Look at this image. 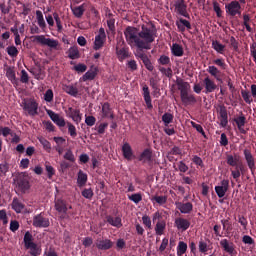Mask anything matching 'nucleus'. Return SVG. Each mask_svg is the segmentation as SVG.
Returning a JSON list of instances; mask_svg holds the SVG:
<instances>
[{"label":"nucleus","mask_w":256,"mask_h":256,"mask_svg":"<svg viewBox=\"0 0 256 256\" xmlns=\"http://www.w3.org/2000/svg\"><path fill=\"white\" fill-rule=\"evenodd\" d=\"M66 125L68 127V133L70 135V137H77V128L75 127V125H73V123L67 121Z\"/></svg>","instance_id":"5fc2aeb1"},{"label":"nucleus","mask_w":256,"mask_h":256,"mask_svg":"<svg viewBox=\"0 0 256 256\" xmlns=\"http://www.w3.org/2000/svg\"><path fill=\"white\" fill-rule=\"evenodd\" d=\"M35 41L40 43V45H46L47 47H51V49H57L59 45V41L51 38H46L44 35L35 36Z\"/></svg>","instance_id":"6e6552de"},{"label":"nucleus","mask_w":256,"mask_h":256,"mask_svg":"<svg viewBox=\"0 0 256 256\" xmlns=\"http://www.w3.org/2000/svg\"><path fill=\"white\" fill-rule=\"evenodd\" d=\"M173 119H175V116L169 112H166L164 115H162V122L166 127H169V124L173 123Z\"/></svg>","instance_id":"a18cd8bd"},{"label":"nucleus","mask_w":256,"mask_h":256,"mask_svg":"<svg viewBox=\"0 0 256 256\" xmlns=\"http://www.w3.org/2000/svg\"><path fill=\"white\" fill-rule=\"evenodd\" d=\"M53 140L56 143L55 151H57V153L59 155H63V151H64L63 147H64L65 143L67 142V140H65V138H63V137H54Z\"/></svg>","instance_id":"cd10ccee"},{"label":"nucleus","mask_w":256,"mask_h":256,"mask_svg":"<svg viewBox=\"0 0 256 256\" xmlns=\"http://www.w3.org/2000/svg\"><path fill=\"white\" fill-rule=\"evenodd\" d=\"M78 187H85L87 185V174L83 170H79L77 178Z\"/></svg>","instance_id":"4c0bfd02"},{"label":"nucleus","mask_w":256,"mask_h":256,"mask_svg":"<svg viewBox=\"0 0 256 256\" xmlns=\"http://www.w3.org/2000/svg\"><path fill=\"white\" fill-rule=\"evenodd\" d=\"M180 99L184 105H191L197 103V98H195V95L189 94V92L181 94Z\"/></svg>","instance_id":"a878e982"},{"label":"nucleus","mask_w":256,"mask_h":256,"mask_svg":"<svg viewBox=\"0 0 256 256\" xmlns=\"http://www.w3.org/2000/svg\"><path fill=\"white\" fill-rule=\"evenodd\" d=\"M219 119L221 127H227L229 123V115L227 114V107L220 105L218 108Z\"/></svg>","instance_id":"ddd939ff"},{"label":"nucleus","mask_w":256,"mask_h":256,"mask_svg":"<svg viewBox=\"0 0 256 256\" xmlns=\"http://www.w3.org/2000/svg\"><path fill=\"white\" fill-rule=\"evenodd\" d=\"M152 201H155L158 205H165L167 203V196H154Z\"/></svg>","instance_id":"338daca9"},{"label":"nucleus","mask_w":256,"mask_h":256,"mask_svg":"<svg viewBox=\"0 0 256 256\" xmlns=\"http://www.w3.org/2000/svg\"><path fill=\"white\" fill-rule=\"evenodd\" d=\"M221 223L223 231H227V233H229V231H233V224L231 223L230 218L221 220Z\"/></svg>","instance_id":"09e8293b"},{"label":"nucleus","mask_w":256,"mask_h":256,"mask_svg":"<svg viewBox=\"0 0 256 256\" xmlns=\"http://www.w3.org/2000/svg\"><path fill=\"white\" fill-rule=\"evenodd\" d=\"M68 57L69 59L75 60L81 57L79 53V48L77 46H72L68 49Z\"/></svg>","instance_id":"58836bf2"},{"label":"nucleus","mask_w":256,"mask_h":256,"mask_svg":"<svg viewBox=\"0 0 256 256\" xmlns=\"http://www.w3.org/2000/svg\"><path fill=\"white\" fill-rule=\"evenodd\" d=\"M244 153V158L245 161L247 163L248 169H250L252 175L255 173V158L253 157V154L251 153V151L249 149H244L243 151Z\"/></svg>","instance_id":"9b49d317"},{"label":"nucleus","mask_w":256,"mask_h":256,"mask_svg":"<svg viewBox=\"0 0 256 256\" xmlns=\"http://www.w3.org/2000/svg\"><path fill=\"white\" fill-rule=\"evenodd\" d=\"M63 157L66 161H69L70 163H75V154H73V151L71 149H68Z\"/></svg>","instance_id":"4d7b16f0"},{"label":"nucleus","mask_w":256,"mask_h":256,"mask_svg":"<svg viewBox=\"0 0 256 256\" xmlns=\"http://www.w3.org/2000/svg\"><path fill=\"white\" fill-rule=\"evenodd\" d=\"M95 77H97V68H91L90 70H88L83 76H82V80L83 81H93V79H95Z\"/></svg>","instance_id":"f704fd0d"},{"label":"nucleus","mask_w":256,"mask_h":256,"mask_svg":"<svg viewBox=\"0 0 256 256\" xmlns=\"http://www.w3.org/2000/svg\"><path fill=\"white\" fill-rule=\"evenodd\" d=\"M6 77L13 85H17V76L15 75V70H13V68H7Z\"/></svg>","instance_id":"a19ab883"},{"label":"nucleus","mask_w":256,"mask_h":256,"mask_svg":"<svg viewBox=\"0 0 256 256\" xmlns=\"http://www.w3.org/2000/svg\"><path fill=\"white\" fill-rule=\"evenodd\" d=\"M105 221L112 227H116V229H121V227H123V222L120 216L113 217L112 215H107Z\"/></svg>","instance_id":"dca6fc26"},{"label":"nucleus","mask_w":256,"mask_h":256,"mask_svg":"<svg viewBox=\"0 0 256 256\" xmlns=\"http://www.w3.org/2000/svg\"><path fill=\"white\" fill-rule=\"evenodd\" d=\"M142 63L148 71H153V69H155V66H153V63L151 62V59H149V56L144 58L142 60Z\"/></svg>","instance_id":"bf43d9fd"},{"label":"nucleus","mask_w":256,"mask_h":256,"mask_svg":"<svg viewBox=\"0 0 256 256\" xmlns=\"http://www.w3.org/2000/svg\"><path fill=\"white\" fill-rule=\"evenodd\" d=\"M126 66L129 69V71H131L132 73L134 71H137V69H139V66L137 65V61H135V60H129L126 64Z\"/></svg>","instance_id":"e2e57ef3"},{"label":"nucleus","mask_w":256,"mask_h":256,"mask_svg":"<svg viewBox=\"0 0 256 256\" xmlns=\"http://www.w3.org/2000/svg\"><path fill=\"white\" fill-rule=\"evenodd\" d=\"M53 97V90L48 89L44 94V101H46L47 103H51V101H53Z\"/></svg>","instance_id":"774afa93"},{"label":"nucleus","mask_w":256,"mask_h":256,"mask_svg":"<svg viewBox=\"0 0 256 256\" xmlns=\"http://www.w3.org/2000/svg\"><path fill=\"white\" fill-rule=\"evenodd\" d=\"M128 199L138 205V203H141V201H143V195H141V193H135L132 195H128Z\"/></svg>","instance_id":"8fccbe9b"},{"label":"nucleus","mask_w":256,"mask_h":256,"mask_svg":"<svg viewBox=\"0 0 256 256\" xmlns=\"http://www.w3.org/2000/svg\"><path fill=\"white\" fill-rule=\"evenodd\" d=\"M166 227H167V223L165 222V220L158 221L155 226L156 235H159V236L163 235V233H165Z\"/></svg>","instance_id":"e433bc0d"},{"label":"nucleus","mask_w":256,"mask_h":256,"mask_svg":"<svg viewBox=\"0 0 256 256\" xmlns=\"http://www.w3.org/2000/svg\"><path fill=\"white\" fill-rule=\"evenodd\" d=\"M215 193L219 197V199H223L225 197L227 191H229V180H222L220 185L215 186Z\"/></svg>","instance_id":"9d476101"},{"label":"nucleus","mask_w":256,"mask_h":256,"mask_svg":"<svg viewBox=\"0 0 256 256\" xmlns=\"http://www.w3.org/2000/svg\"><path fill=\"white\" fill-rule=\"evenodd\" d=\"M175 205L176 209H178V211H180V213H183L184 215H187L191 213V211H193V203L191 202H176Z\"/></svg>","instance_id":"2eb2a0df"},{"label":"nucleus","mask_w":256,"mask_h":256,"mask_svg":"<svg viewBox=\"0 0 256 256\" xmlns=\"http://www.w3.org/2000/svg\"><path fill=\"white\" fill-rule=\"evenodd\" d=\"M203 83L205 87V93H213V91L217 89V84H215V81L210 79L209 76L204 78Z\"/></svg>","instance_id":"5701e85b"},{"label":"nucleus","mask_w":256,"mask_h":256,"mask_svg":"<svg viewBox=\"0 0 256 256\" xmlns=\"http://www.w3.org/2000/svg\"><path fill=\"white\" fill-rule=\"evenodd\" d=\"M226 163L227 165H229L230 167H237L238 163H239V158L234 157L233 155H227L226 157Z\"/></svg>","instance_id":"de8ad7c7"},{"label":"nucleus","mask_w":256,"mask_h":256,"mask_svg":"<svg viewBox=\"0 0 256 256\" xmlns=\"http://www.w3.org/2000/svg\"><path fill=\"white\" fill-rule=\"evenodd\" d=\"M241 95L245 103H248V105H251V103H253V98H251V94L249 93V91L242 90Z\"/></svg>","instance_id":"13d9d810"},{"label":"nucleus","mask_w":256,"mask_h":256,"mask_svg":"<svg viewBox=\"0 0 256 256\" xmlns=\"http://www.w3.org/2000/svg\"><path fill=\"white\" fill-rule=\"evenodd\" d=\"M33 243H35V242H33V234H31V232L27 231L24 234V247H28Z\"/></svg>","instance_id":"864d4df0"},{"label":"nucleus","mask_w":256,"mask_h":256,"mask_svg":"<svg viewBox=\"0 0 256 256\" xmlns=\"http://www.w3.org/2000/svg\"><path fill=\"white\" fill-rule=\"evenodd\" d=\"M87 9V3H83L80 6L71 7V11L77 19H81Z\"/></svg>","instance_id":"393cba45"},{"label":"nucleus","mask_w":256,"mask_h":256,"mask_svg":"<svg viewBox=\"0 0 256 256\" xmlns=\"http://www.w3.org/2000/svg\"><path fill=\"white\" fill-rule=\"evenodd\" d=\"M142 91H143L142 95L144 97V101L146 103L147 109L149 110L153 109V103L151 100V92L149 91V86L145 84L142 88Z\"/></svg>","instance_id":"aec40b11"},{"label":"nucleus","mask_w":256,"mask_h":256,"mask_svg":"<svg viewBox=\"0 0 256 256\" xmlns=\"http://www.w3.org/2000/svg\"><path fill=\"white\" fill-rule=\"evenodd\" d=\"M249 21H251V17L249 14H244L243 15V25L248 31V33H253V28H251V25H249Z\"/></svg>","instance_id":"3c124183"},{"label":"nucleus","mask_w":256,"mask_h":256,"mask_svg":"<svg viewBox=\"0 0 256 256\" xmlns=\"http://www.w3.org/2000/svg\"><path fill=\"white\" fill-rule=\"evenodd\" d=\"M7 53L10 57H17V55H19V50H17V47L15 46H8Z\"/></svg>","instance_id":"69168bd1"},{"label":"nucleus","mask_w":256,"mask_h":256,"mask_svg":"<svg viewBox=\"0 0 256 256\" xmlns=\"http://www.w3.org/2000/svg\"><path fill=\"white\" fill-rule=\"evenodd\" d=\"M102 117L103 119H115L113 109H111V105L108 102L102 105Z\"/></svg>","instance_id":"4be33fe9"},{"label":"nucleus","mask_w":256,"mask_h":256,"mask_svg":"<svg viewBox=\"0 0 256 256\" xmlns=\"http://www.w3.org/2000/svg\"><path fill=\"white\" fill-rule=\"evenodd\" d=\"M171 53L172 55H174V57H183V55L185 54V51L183 50V46L174 43L171 46Z\"/></svg>","instance_id":"2f4dec72"},{"label":"nucleus","mask_w":256,"mask_h":256,"mask_svg":"<svg viewBox=\"0 0 256 256\" xmlns=\"http://www.w3.org/2000/svg\"><path fill=\"white\" fill-rule=\"evenodd\" d=\"M220 247H222L226 253H229V255H233V253H235V244L227 239H222L220 241Z\"/></svg>","instance_id":"412c9836"},{"label":"nucleus","mask_w":256,"mask_h":256,"mask_svg":"<svg viewBox=\"0 0 256 256\" xmlns=\"http://www.w3.org/2000/svg\"><path fill=\"white\" fill-rule=\"evenodd\" d=\"M190 124L193 127V129H196L198 133H201L204 139H207V134H205V130H203V126H201V124H197L194 121H191Z\"/></svg>","instance_id":"6e6d98bb"},{"label":"nucleus","mask_w":256,"mask_h":256,"mask_svg":"<svg viewBox=\"0 0 256 256\" xmlns=\"http://www.w3.org/2000/svg\"><path fill=\"white\" fill-rule=\"evenodd\" d=\"M55 209L58 213H67V201L63 199H57L55 201Z\"/></svg>","instance_id":"7c9ffc66"},{"label":"nucleus","mask_w":256,"mask_h":256,"mask_svg":"<svg viewBox=\"0 0 256 256\" xmlns=\"http://www.w3.org/2000/svg\"><path fill=\"white\" fill-rule=\"evenodd\" d=\"M176 26L177 29L180 31V33H185V29H187L188 31L191 30V22H189V20H185L183 18L178 19V21H176Z\"/></svg>","instance_id":"b1692460"},{"label":"nucleus","mask_w":256,"mask_h":256,"mask_svg":"<svg viewBox=\"0 0 256 256\" xmlns=\"http://www.w3.org/2000/svg\"><path fill=\"white\" fill-rule=\"evenodd\" d=\"M93 189L91 188H85L83 191H82V197H84V199H93Z\"/></svg>","instance_id":"0e129e2a"},{"label":"nucleus","mask_w":256,"mask_h":256,"mask_svg":"<svg viewBox=\"0 0 256 256\" xmlns=\"http://www.w3.org/2000/svg\"><path fill=\"white\" fill-rule=\"evenodd\" d=\"M175 227L178 229V231H187L191 227V221H189L186 218L178 217L174 221Z\"/></svg>","instance_id":"f8f14e48"},{"label":"nucleus","mask_w":256,"mask_h":256,"mask_svg":"<svg viewBox=\"0 0 256 256\" xmlns=\"http://www.w3.org/2000/svg\"><path fill=\"white\" fill-rule=\"evenodd\" d=\"M122 155L126 161H133L135 159V154L133 153V148L129 142H125L122 146Z\"/></svg>","instance_id":"4468645a"},{"label":"nucleus","mask_w":256,"mask_h":256,"mask_svg":"<svg viewBox=\"0 0 256 256\" xmlns=\"http://www.w3.org/2000/svg\"><path fill=\"white\" fill-rule=\"evenodd\" d=\"M16 187L20 193H27L31 189V184L29 183V176L25 173L20 174L16 179Z\"/></svg>","instance_id":"f03ea898"},{"label":"nucleus","mask_w":256,"mask_h":256,"mask_svg":"<svg viewBox=\"0 0 256 256\" xmlns=\"http://www.w3.org/2000/svg\"><path fill=\"white\" fill-rule=\"evenodd\" d=\"M32 225L38 229H47L51 225V222L45 216V213L41 212L33 217Z\"/></svg>","instance_id":"20e7f679"},{"label":"nucleus","mask_w":256,"mask_h":256,"mask_svg":"<svg viewBox=\"0 0 256 256\" xmlns=\"http://www.w3.org/2000/svg\"><path fill=\"white\" fill-rule=\"evenodd\" d=\"M213 244L211 243V240L209 238H206L203 240V238L200 239L199 244H198V249L200 253H207V251H210L213 249Z\"/></svg>","instance_id":"6ab92c4d"},{"label":"nucleus","mask_w":256,"mask_h":256,"mask_svg":"<svg viewBox=\"0 0 256 256\" xmlns=\"http://www.w3.org/2000/svg\"><path fill=\"white\" fill-rule=\"evenodd\" d=\"M46 113L50 117L51 121L57 125V127L62 128L67 125L65 118H63V116L59 115L58 113H55L53 110H47Z\"/></svg>","instance_id":"1a4fd4ad"},{"label":"nucleus","mask_w":256,"mask_h":256,"mask_svg":"<svg viewBox=\"0 0 256 256\" xmlns=\"http://www.w3.org/2000/svg\"><path fill=\"white\" fill-rule=\"evenodd\" d=\"M174 11L186 19H191V15H189V12H187V4L185 3V0H175Z\"/></svg>","instance_id":"39448f33"},{"label":"nucleus","mask_w":256,"mask_h":256,"mask_svg":"<svg viewBox=\"0 0 256 256\" xmlns=\"http://www.w3.org/2000/svg\"><path fill=\"white\" fill-rule=\"evenodd\" d=\"M25 249H30L31 256L41 255V247H38V245L35 242L30 244L29 246H26Z\"/></svg>","instance_id":"ea45409f"},{"label":"nucleus","mask_w":256,"mask_h":256,"mask_svg":"<svg viewBox=\"0 0 256 256\" xmlns=\"http://www.w3.org/2000/svg\"><path fill=\"white\" fill-rule=\"evenodd\" d=\"M39 143L42 144L43 149H45V151H51V142H49L47 139L40 137L39 138Z\"/></svg>","instance_id":"680f3d73"},{"label":"nucleus","mask_w":256,"mask_h":256,"mask_svg":"<svg viewBox=\"0 0 256 256\" xmlns=\"http://www.w3.org/2000/svg\"><path fill=\"white\" fill-rule=\"evenodd\" d=\"M12 209L16 213H21L25 209V204H23L18 198H13Z\"/></svg>","instance_id":"c9c22d12"},{"label":"nucleus","mask_w":256,"mask_h":256,"mask_svg":"<svg viewBox=\"0 0 256 256\" xmlns=\"http://www.w3.org/2000/svg\"><path fill=\"white\" fill-rule=\"evenodd\" d=\"M158 64L171 67V58L167 55H161L158 59Z\"/></svg>","instance_id":"603ef678"},{"label":"nucleus","mask_w":256,"mask_h":256,"mask_svg":"<svg viewBox=\"0 0 256 256\" xmlns=\"http://www.w3.org/2000/svg\"><path fill=\"white\" fill-rule=\"evenodd\" d=\"M226 13L230 17H235L236 15H241V3L237 0H233L225 5Z\"/></svg>","instance_id":"423d86ee"},{"label":"nucleus","mask_w":256,"mask_h":256,"mask_svg":"<svg viewBox=\"0 0 256 256\" xmlns=\"http://www.w3.org/2000/svg\"><path fill=\"white\" fill-rule=\"evenodd\" d=\"M124 35L130 47H137L139 49L135 53L136 59L143 61L147 57L143 49H151V43L155 42V37H157V30L142 25L141 31H139L135 27L128 26L124 31Z\"/></svg>","instance_id":"f257e3e1"},{"label":"nucleus","mask_w":256,"mask_h":256,"mask_svg":"<svg viewBox=\"0 0 256 256\" xmlns=\"http://www.w3.org/2000/svg\"><path fill=\"white\" fill-rule=\"evenodd\" d=\"M24 111H27L30 117H35V115H39V104L37 101L33 99L24 100L22 102Z\"/></svg>","instance_id":"7ed1b4c3"},{"label":"nucleus","mask_w":256,"mask_h":256,"mask_svg":"<svg viewBox=\"0 0 256 256\" xmlns=\"http://www.w3.org/2000/svg\"><path fill=\"white\" fill-rule=\"evenodd\" d=\"M63 91L68 95H71V97H77V95H79V89L77 88V86L67 84L63 85Z\"/></svg>","instance_id":"473e14b6"},{"label":"nucleus","mask_w":256,"mask_h":256,"mask_svg":"<svg viewBox=\"0 0 256 256\" xmlns=\"http://www.w3.org/2000/svg\"><path fill=\"white\" fill-rule=\"evenodd\" d=\"M96 247L99 251H109L113 248V241L110 239L98 240L96 242Z\"/></svg>","instance_id":"a211bd4d"},{"label":"nucleus","mask_w":256,"mask_h":256,"mask_svg":"<svg viewBox=\"0 0 256 256\" xmlns=\"http://www.w3.org/2000/svg\"><path fill=\"white\" fill-rule=\"evenodd\" d=\"M54 20L56 21L57 25V31L61 33L63 31V24H61V18L59 17V14L57 12L53 13Z\"/></svg>","instance_id":"052dcab7"},{"label":"nucleus","mask_w":256,"mask_h":256,"mask_svg":"<svg viewBox=\"0 0 256 256\" xmlns=\"http://www.w3.org/2000/svg\"><path fill=\"white\" fill-rule=\"evenodd\" d=\"M36 19L38 21L40 29H45L47 27V24L45 23V18H43V12H41V10L36 11Z\"/></svg>","instance_id":"c03bdc74"},{"label":"nucleus","mask_w":256,"mask_h":256,"mask_svg":"<svg viewBox=\"0 0 256 256\" xmlns=\"http://www.w3.org/2000/svg\"><path fill=\"white\" fill-rule=\"evenodd\" d=\"M105 41H107V38L103 36H95L94 40V51H99V49H103V46L105 45Z\"/></svg>","instance_id":"72a5a7b5"},{"label":"nucleus","mask_w":256,"mask_h":256,"mask_svg":"<svg viewBox=\"0 0 256 256\" xmlns=\"http://www.w3.org/2000/svg\"><path fill=\"white\" fill-rule=\"evenodd\" d=\"M65 113L67 117H69L70 119H72V121H74V123H76V125H79L81 123V120L83 119V114H81V110L79 109L69 107L65 111Z\"/></svg>","instance_id":"0eeeda50"},{"label":"nucleus","mask_w":256,"mask_h":256,"mask_svg":"<svg viewBox=\"0 0 256 256\" xmlns=\"http://www.w3.org/2000/svg\"><path fill=\"white\" fill-rule=\"evenodd\" d=\"M234 122L236 123L240 133H242V135H246L247 130H245L244 127H245V123H247V118L245 117V115L241 114L240 116L234 118Z\"/></svg>","instance_id":"f3484780"},{"label":"nucleus","mask_w":256,"mask_h":256,"mask_svg":"<svg viewBox=\"0 0 256 256\" xmlns=\"http://www.w3.org/2000/svg\"><path fill=\"white\" fill-rule=\"evenodd\" d=\"M207 71L216 81H221V76L219 75L221 71L216 66H209Z\"/></svg>","instance_id":"79ce46f5"},{"label":"nucleus","mask_w":256,"mask_h":256,"mask_svg":"<svg viewBox=\"0 0 256 256\" xmlns=\"http://www.w3.org/2000/svg\"><path fill=\"white\" fill-rule=\"evenodd\" d=\"M116 55L120 62L125 61V59H127V57H129V48L123 47V48L119 49V47H116Z\"/></svg>","instance_id":"c756f323"},{"label":"nucleus","mask_w":256,"mask_h":256,"mask_svg":"<svg viewBox=\"0 0 256 256\" xmlns=\"http://www.w3.org/2000/svg\"><path fill=\"white\" fill-rule=\"evenodd\" d=\"M151 159H153V152L149 148L144 149L138 157V161H141L142 163H149L151 162Z\"/></svg>","instance_id":"bb28decb"},{"label":"nucleus","mask_w":256,"mask_h":256,"mask_svg":"<svg viewBox=\"0 0 256 256\" xmlns=\"http://www.w3.org/2000/svg\"><path fill=\"white\" fill-rule=\"evenodd\" d=\"M176 85L178 86L180 95L189 93V89H191V85L189 84V82H185V81H183V79L177 80Z\"/></svg>","instance_id":"c85d7f7f"},{"label":"nucleus","mask_w":256,"mask_h":256,"mask_svg":"<svg viewBox=\"0 0 256 256\" xmlns=\"http://www.w3.org/2000/svg\"><path fill=\"white\" fill-rule=\"evenodd\" d=\"M212 48L220 55H223L225 53V45L221 44V42H219L218 40L212 41Z\"/></svg>","instance_id":"37998d69"},{"label":"nucleus","mask_w":256,"mask_h":256,"mask_svg":"<svg viewBox=\"0 0 256 256\" xmlns=\"http://www.w3.org/2000/svg\"><path fill=\"white\" fill-rule=\"evenodd\" d=\"M187 253V243L180 241L177 246V256H183Z\"/></svg>","instance_id":"49530a36"}]
</instances>
